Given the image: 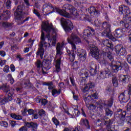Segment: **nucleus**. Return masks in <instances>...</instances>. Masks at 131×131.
Segmentation results:
<instances>
[{
	"instance_id": "obj_1",
	"label": "nucleus",
	"mask_w": 131,
	"mask_h": 131,
	"mask_svg": "<svg viewBox=\"0 0 131 131\" xmlns=\"http://www.w3.org/2000/svg\"><path fill=\"white\" fill-rule=\"evenodd\" d=\"M41 34L40 39L41 41L38 45V49L36 52L37 56H40V59H43V55H45V49L42 48L43 45L42 43L43 41H46V37L45 36V33L42 30L46 31L47 34L46 37H47L49 41H50L52 46H55L57 43V38H56V36H53L52 38H51V34L50 32L53 30L54 29L53 28V25H50L49 23V21H43L41 25Z\"/></svg>"
},
{
	"instance_id": "obj_2",
	"label": "nucleus",
	"mask_w": 131,
	"mask_h": 131,
	"mask_svg": "<svg viewBox=\"0 0 131 131\" xmlns=\"http://www.w3.org/2000/svg\"><path fill=\"white\" fill-rule=\"evenodd\" d=\"M119 13L123 15V20L120 21V26L122 28L128 29L131 26V16H128L130 14V10L129 8L124 5H121L119 7Z\"/></svg>"
},
{
	"instance_id": "obj_3",
	"label": "nucleus",
	"mask_w": 131,
	"mask_h": 131,
	"mask_svg": "<svg viewBox=\"0 0 131 131\" xmlns=\"http://www.w3.org/2000/svg\"><path fill=\"white\" fill-rule=\"evenodd\" d=\"M68 41L69 43H70L72 46V51L67 49V52L70 57V60L71 62H73L75 59V51H76V46L79 42H81L80 38L74 33H72L70 37L68 38Z\"/></svg>"
},
{
	"instance_id": "obj_4",
	"label": "nucleus",
	"mask_w": 131,
	"mask_h": 131,
	"mask_svg": "<svg viewBox=\"0 0 131 131\" xmlns=\"http://www.w3.org/2000/svg\"><path fill=\"white\" fill-rule=\"evenodd\" d=\"M113 97H111L109 100H100L97 102L98 107L101 110H105L106 116H112L113 112L110 110L108 107H112L113 105Z\"/></svg>"
},
{
	"instance_id": "obj_5",
	"label": "nucleus",
	"mask_w": 131,
	"mask_h": 131,
	"mask_svg": "<svg viewBox=\"0 0 131 131\" xmlns=\"http://www.w3.org/2000/svg\"><path fill=\"white\" fill-rule=\"evenodd\" d=\"M88 11L91 16H93V17H89L88 22H91V23L98 27L99 24H100V21H99L98 18H96L99 17L100 15H101L100 11L97 10L95 7H91L89 8Z\"/></svg>"
},
{
	"instance_id": "obj_6",
	"label": "nucleus",
	"mask_w": 131,
	"mask_h": 131,
	"mask_svg": "<svg viewBox=\"0 0 131 131\" xmlns=\"http://www.w3.org/2000/svg\"><path fill=\"white\" fill-rule=\"evenodd\" d=\"M63 55V48L61 46V43H57L56 46V58L57 60L55 61V68L57 73H59L61 71V60Z\"/></svg>"
},
{
	"instance_id": "obj_7",
	"label": "nucleus",
	"mask_w": 131,
	"mask_h": 131,
	"mask_svg": "<svg viewBox=\"0 0 131 131\" xmlns=\"http://www.w3.org/2000/svg\"><path fill=\"white\" fill-rule=\"evenodd\" d=\"M107 57L110 60L109 64L112 72H118L119 70L122 69L123 64L119 61L115 62L114 61V58L110 52L107 53Z\"/></svg>"
},
{
	"instance_id": "obj_8",
	"label": "nucleus",
	"mask_w": 131,
	"mask_h": 131,
	"mask_svg": "<svg viewBox=\"0 0 131 131\" xmlns=\"http://www.w3.org/2000/svg\"><path fill=\"white\" fill-rule=\"evenodd\" d=\"M62 10H61L62 12L61 14H59V15L63 16L64 17H66V18H69V17H70L69 13H70L72 16H73V15H76L77 12L75 8L70 4L64 5L62 7Z\"/></svg>"
},
{
	"instance_id": "obj_9",
	"label": "nucleus",
	"mask_w": 131,
	"mask_h": 131,
	"mask_svg": "<svg viewBox=\"0 0 131 131\" xmlns=\"http://www.w3.org/2000/svg\"><path fill=\"white\" fill-rule=\"evenodd\" d=\"M102 28L104 30V31L102 33L103 36L108 37L113 41L116 40V39L111 35V25L107 21L103 22L102 25Z\"/></svg>"
},
{
	"instance_id": "obj_10",
	"label": "nucleus",
	"mask_w": 131,
	"mask_h": 131,
	"mask_svg": "<svg viewBox=\"0 0 131 131\" xmlns=\"http://www.w3.org/2000/svg\"><path fill=\"white\" fill-rule=\"evenodd\" d=\"M52 10L53 12L62 14V11L59 8L54 7L51 3H46L43 6L42 12L45 15Z\"/></svg>"
},
{
	"instance_id": "obj_11",
	"label": "nucleus",
	"mask_w": 131,
	"mask_h": 131,
	"mask_svg": "<svg viewBox=\"0 0 131 131\" xmlns=\"http://www.w3.org/2000/svg\"><path fill=\"white\" fill-rule=\"evenodd\" d=\"M60 22L66 32H70L73 29V24L69 18H61Z\"/></svg>"
},
{
	"instance_id": "obj_12",
	"label": "nucleus",
	"mask_w": 131,
	"mask_h": 131,
	"mask_svg": "<svg viewBox=\"0 0 131 131\" xmlns=\"http://www.w3.org/2000/svg\"><path fill=\"white\" fill-rule=\"evenodd\" d=\"M117 113L119 114L120 117V120L118 122L120 124H123V123H124V121H125V119L127 124L131 123L130 116H127L125 118V115H126V112L125 111L122 112V110L120 109L117 111Z\"/></svg>"
},
{
	"instance_id": "obj_13",
	"label": "nucleus",
	"mask_w": 131,
	"mask_h": 131,
	"mask_svg": "<svg viewBox=\"0 0 131 131\" xmlns=\"http://www.w3.org/2000/svg\"><path fill=\"white\" fill-rule=\"evenodd\" d=\"M24 5H20L17 7L15 13H16V20L23 21V19L28 15V13H25L23 11Z\"/></svg>"
},
{
	"instance_id": "obj_14",
	"label": "nucleus",
	"mask_w": 131,
	"mask_h": 131,
	"mask_svg": "<svg viewBox=\"0 0 131 131\" xmlns=\"http://www.w3.org/2000/svg\"><path fill=\"white\" fill-rule=\"evenodd\" d=\"M90 54L93 58L98 60L100 58V50L99 48L95 45H90Z\"/></svg>"
},
{
	"instance_id": "obj_15",
	"label": "nucleus",
	"mask_w": 131,
	"mask_h": 131,
	"mask_svg": "<svg viewBox=\"0 0 131 131\" xmlns=\"http://www.w3.org/2000/svg\"><path fill=\"white\" fill-rule=\"evenodd\" d=\"M0 90H3L6 93L5 96L13 97L15 91L14 89H10L9 85H3L0 86Z\"/></svg>"
},
{
	"instance_id": "obj_16",
	"label": "nucleus",
	"mask_w": 131,
	"mask_h": 131,
	"mask_svg": "<svg viewBox=\"0 0 131 131\" xmlns=\"http://www.w3.org/2000/svg\"><path fill=\"white\" fill-rule=\"evenodd\" d=\"M42 64L43 68L41 69L42 73L45 75L47 73L45 71V70H46V71H48V70H50V69H51V66H52V63H51V60L47 59L43 60Z\"/></svg>"
},
{
	"instance_id": "obj_17",
	"label": "nucleus",
	"mask_w": 131,
	"mask_h": 131,
	"mask_svg": "<svg viewBox=\"0 0 131 131\" xmlns=\"http://www.w3.org/2000/svg\"><path fill=\"white\" fill-rule=\"evenodd\" d=\"M116 53L119 56H124L126 55V50L121 45H118L115 47Z\"/></svg>"
},
{
	"instance_id": "obj_18",
	"label": "nucleus",
	"mask_w": 131,
	"mask_h": 131,
	"mask_svg": "<svg viewBox=\"0 0 131 131\" xmlns=\"http://www.w3.org/2000/svg\"><path fill=\"white\" fill-rule=\"evenodd\" d=\"M129 95L127 91H124V92L122 93L119 96V101H120V102H123V103H126L127 102H128V100H129Z\"/></svg>"
},
{
	"instance_id": "obj_19",
	"label": "nucleus",
	"mask_w": 131,
	"mask_h": 131,
	"mask_svg": "<svg viewBox=\"0 0 131 131\" xmlns=\"http://www.w3.org/2000/svg\"><path fill=\"white\" fill-rule=\"evenodd\" d=\"M95 34V30L92 27H88V29H85L83 32V36L84 38L87 37H91Z\"/></svg>"
},
{
	"instance_id": "obj_20",
	"label": "nucleus",
	"mask_w": 131,
	"mask_h": 131,
	"mask_svg": "<svg viewBox=\"0 0 131 131\" xmlns=\"http://www.w3.org/2000/svg\"><path fill=\"white\" fill-rule=\"evenodd\" d=\"M75 54H77L79 59H81V61H85L86 59V51L83 49H78L77 52L75 51Z\"/></svg>"
},
{
	"instance_id": "obj_21",
	"label": "nucleus",
	"mask_w": 131,
	"mask_h": 131,
	"mask_svg": "<svg viewBox=\"0 0 131 131\" xmlns=\"http://www.w3.org/2000/svg\"><path fill=\"white\" fill-rule=\"evenodd\" d=\"M109 75H111V71L108 68H105L103 70L100 71V75L97 78L98 79H104L107 78V76H109Z\"/></svg>"
},
{
	"instance_id": "obj_22",
	"label": "nucleus",
	"mask_w": 131,
	"mask_h": 131,
	"mask_svg": "<svg viewBox=\"0 0 131 131\" xmlns=\"http://www.w3.org/2000/svg\"><path fill=\"white\" fill-rule=\"evenodd\" d=\"M92 100H93L92 96L88 95V97L84 98V101L85 102L86 106L89 110H91V109H95V108H96V106L95 105L90 104L91 101H92Z\"/></svg>"
},
{
	"instance_id": "obj_23",
	"label": "nucleus",
	"mask_w": 131,
	"mask_h": 131,
	"mask_svg": "<svg viewBox=\"0 0 131 131\" xmlns=\"http://www.w3.org/2000/svg\"><path fill=\"white\" fill-rule=\"evenodd\" d=\"M89 73L92 76H95L97 73V65L94 62H91L89 66Z\"/></svg>"
},
{
	"instance_id": "obj_24",
	"label": "nucleus",
	"mask_w": 131,
	"mask_h": 131,
	"mask_svg": "<svg viewBox=\"0 0 131 131\" xmlns=\"http://www.w3.org/2000/svg\"><path fill=\"white\" fill-rule=\"evenodd\" d=\"M26 126L28 128H31V131H37V127H38V124L36 122H26Z\"/></svg>"
},
{
	"instance_id": "obj_25",
	"label": "nucleus",
	"mask_w": 131,
	"mask_h": 131,
	"mask_svg": "<svg viewBox=\"0 0 131 131\" xmlns=\"http://www.w3.org/2000/svg\"><path fill=\"white\" fill-rule=\"evenodd\" d=\"M75 18H77L78 20H81V21H89L90 16L85 15V14H78L77 10L76 13V15H73Z\"/></svg>"
},
{
	"instance_id": "obj_26",
	"label": "nucleus",
	"mask_w": 131,
	"mask_h": 131,
	"mask_svg": "<svg viewBox=\"0 0 131 131\" xmlns=\"http://www.w3.org/2000/svg\"><path fill=\"white\" fill-rule=\"evenodd\" d=\"M80 76L81 78H82L80 81V84L81 85H84V84H85V80H86V79L89 77V73L84 71L80 73Z\"/></svg>"
},
{
	"instance_id": "obj_27",
	"label": "nucleus",
	"mask_w": 131,
	"mask_h": 131,
	"mask_svg": "<svg viewBox=\"0 0 131 131\" xmlns=\"http://www.w3.org/2000/svg\"><path fill=\"white\" fill-rule=\"evenodd\" d=\"M129 78H130V77L127 75H121L119 76L120 82H122V84L128 83L129 81Z\"/></svg>"
},
{
	"instance_id": "obj_28",
	"label": "nucleus",
	"mask_w": 131,
	"mask_h": 131,
	"mask_svg": "<svg viewBox=\"0 0 131 131\" xmlns=\"http://www.w3.org/2000/svg\"><path fill=\"white\" fill-rule=\"evenodd\" d=\"M79 124L82 126L84 125L85 128H87V129H91V125H90V122L86 119H81Z\"/></svg>"
},
{
	"instance_id": "obj_29",
	"label": "nucleus",
	"mask_w": 131,
	"mask_h": 131,
	"mask_svg": "<svg viewBox=\"0 0 131 131\" xmlns=\"http://www.w3.org/2000/svg\"><path fill=\"white\" fill-rule=\"evenodd\" d=\"M22 83H24V86L26 89H30L32 86V84L30 82V79L29 78H25L22 80Z\"/></svg>"
},
{
	"instance_id": "obj_30",
	"label": "nucleus",
	"mask_w": 131,
	"mask_h": 131,
	"mask_svg": "<svg viewBox=\"0 0 131 131\" xmlns=\"http://www.w3.org/2000/svg\"><path fill=\"white\" fill-rule=\"evenodd\" d=\"M95 88V83L93 82H89L87 84H86V86H85L83 90V93H88V91H90V89H94Z\"/></svg>"
},
{
	"instance_id": "obj_31",
	"label": "nucleus",
	"mask_w": 131,
	"mask_h": 131,
	"mask_svg": "<svg viewBox=\"0 0 131 131\" xmlns=\"http://www.w3.org/2000/svg\"><path fill=\"white\" fill-rule=\"evenodd\" d=\"M8 19H10V11L9 10L4 11L3 14L0 15L1 20L6 21V20H8Z\"/></svg>"
},
{
	"instance_id": "obj_32",
	"label": "nucleus",
	"mask_w": 131,
	"mask_h": 131,
	"mask_svg": "<svg viewBox=\"0 0 131 131\" xmlns=\"http://www.w3.org/2000/svg\"><path fill=\"white\" fill-rule=\"evenodd\" d=\"M12 100H13V97L5 95L4 98H0V104L5 105V104L8 103V102H10V101H12Z\"/></svg>"
},
{
	"instance_id": "obj_33",
	"label": "nucleus",
	"mask_w": 131,
	"mask_h": 131,
	"mask_svg": "<svg viewBox=\"0 0 131 131\" xmlns=\"http://www.w3.org/2000/svg\"><path fill=\"white\" fill-rule=\"evenodd\" d=\"M123 33V30L121 29L118 28L115 30L114 35L116 38H119V37L122 36Z\"/></svg>"
},
{
	"instance_id": "obj_34",
	"label": "nucleus",
	"mask_w": 131,
	"mask_h": 131,
	"mask_svg": "<svg viewBox=\"0 0 131 131\" xmlns=\"http://www.w3.org/2000/svg\"><path fill=\"white\" fill-rule=\"evenodd\" d=\"M104 45L105 46H106L107 48H110L112 51H113L114 50V47L113 46V44L112 43V42H111L110 40L108 39H106L103 41Z\"/></svg>"
},
{
	"instance_id": "obj_35",
	"label": "nucleus",
	"mask_w": 131,
	"mask_h": 131,
	"mask_svg": "<svg viewBox=\"0 0 131 131\" xmlns=\"http://www.w3.org/2000/svg\"><path fill=\"white\" fill-rule=\"evenodd\" d=\"M13 23H8L7 21H4L3 23L2 26L5 29L7 28H13Z\"/></svg>"
},
{
	"instance_id": "obj_36",
	"label": "nucleus",
	"mask_w": 131,
	"mask_h": 131,
	"mask_svg": "<svg viewBox=\"0 0 131 131\" xmlns=\"http://www.w3.org/2000/svg\"><path fill=\"white\" fill-rule=\"evenodd\" d=\"M104 124H107L106 125V128H108L107 131H113V130L111 129V125L112 124V123H111V120L110 119H107L106 121H104Z\"/></svg>"
},
{
	"instance_id": "obj_37",
	"label": "nucleus",
	"mask_w": 131,
	"mask_h": 131,
	"mask_svg": "<svg viewBox=\"0 0 131 131\" xmlns=\"http://www.w3.org/2000/svg\"><path fill=\"white\" fill-rule=\"evenodd\" d=\"M52 96H56V95L58 96L60 95V94H61V90L60 89H59V90H57L56 89H52Z\"/></svg>"
},
{
	"instance_id": "obj_38",
	"label": "nucleus",
	"mask_w": 131,
	"mask_h": 131,
	"mask_svg": "<svg viewBox=\"0 0 131 131\" xmlns=\"http://www.w3.org/2000/svg\"><path fill=\"white\" fill-rule=\"evenodd\" d=\"M10 116L12 118L16 119V120H21V119H22V116L17 115L15 114H11Z\"/></svg>"
},
{
	"instance_id": "obj_39",
	"label": "nucleus",
	"mask_w": 131,
	"mask_h": 131,
	"mask_svg": "<svg viewBox=\"0 0 131 131\" xmlns=\"http://www.w3.org/2000/svg\"><path fill=\"white\" fill-rule=\"evenodd\" d=\"M112 82L114 88H117V86H118V81L116 77L112 78Z\"/></svg>"
},
{
	"instance_id": "obj_40",
	"label": "nucleus",
	"mask_w": 131,
	"mask_h": 131,
	"mask_svg": "<svg viewBox=\"0 0 131 131\" xmlns=\"http://www.w3.org/2000/svg\"><path fill=\"white\" fill-rule=\"evenodd\" d=\"M73 115L75 117H77L79 116V114H80V113L79 112V111L78 110L75 108L72 112Z\"/></svg>"
},
{
	"instance_id": "obj_41",
	"label": "nucleus",
	"mask_w": 131,
	"mask_h": 131,
	"mask_svg": "<svg viewBox=\"0 0 131 131\" xmlns=\"http://www.w3.org/2000/svg\"><path fill=\"white\" fill-rule=\"evenodd\" d=\"M45 85H47L49 90H53L54 89V84L52 82H46Z\"/></svg>"
},
{
	"instance_id": "obj_42",
	"label": "nucleus",
	"mask_w": 131,
	"mask_h": 131,
	"mask_svg": "<svg viewBox=\"0 0 131 131\" xmlns=\"http://www.w3.org/2000/svg\"><path fill=\"white\" fill-rule=\"evenodd\" d=\"M35 65L37 68H40V67H42L43 66V64L41 63V61H40L39 59H37V61H36Z\"/></svg>"
},
{
	"instance_id": "obj_43",
	"label": "nucleus",
	"mask_w": 131,
	"mask_h": 131,
	"mask_svg": "<svg viewBox=\"0 0 131 131\" xmlns=\"http://www.w3.org/2000/svg\"><path fill=\"white\" fill-rule=\"evenodd\" d=\"M70 80L72 85L73 86H76V83H75V80H74V77L73 76L70 77Z\"/></svg>"
},
{
	"instance_id": "obj_44",
	"label": "nucleus",
	"mask_w": 131,
	"mask_h": 131,
	"mask_svg": "<svg viewBox=\"0 0 131 131\" xmlns=\"http://www.w3.org/2000/svg\"><path fill=\"white\" fill-rule=\"evenodd\" d=\"M0 125L4 126V127H8L9 126V123L7 121H0Z\"/></svg>"
},
{
	"instance_id": "obj_45",
	"label": "nucleus",
	"mask_w": 131,
	"mask_h": 131,
	"mask_svg": "<svg viewBox=\"0 0 131 131\" xmlns=\"http://www.w3.org/2000/svg\"><path fill=\"white\" fill-rule=\"evenodd\" d=\"M52 121L55 124L56 126H58L60 124V122L55 117H53L52 119Z\"/></svg>"
},
{
	"instance_id": "obj_46",
	"label": "nucleus",
	"mask_w": 131,
	"mask_h": 131,
	"mask_svg": "<svg viewBox=\"0 0 131 131\" xmlns=\"http://www.w3.org/2000/svg\"><path fill=\"white\" fill-rule=\"evenodd\" d=\"M12 7V1L11 0H7L6 2V8L7 9H11Z\"/></svg>"
},
{
	"instance_id": "obj_47",
	"label": "nucleus",
	"mask_w": 131,
	"mask_h": 131,
	"mask_svg": "<svg viewBox=\"0 0 131 131\" xmlns=\"http://www.w3.org/2000/svg\"><path fill=\"white\" fill-rule=\"evenodd\" d=\"M39 103H41V105L43 106H46L48 104V100L46 99H43L42 100H39Z\"/></svg>"
},
{
	"instance_id": "obj_48",
	"label": "nucleus",
	"mask_w": 131,
	"mask_h": 131,
	"mask_svg": "<svg viewBox=\"0 0 131 131\" xmlns=\"http://www.w3.org/2000/svg\"><path fill=\"white\" fill-rule=\"evenodd\" d=\"M3 71L6 73H8L9 71H10V67L8 65L5 66L3 68Z\"/></svg>"
},
{
	"instance_id": "obj_49",
	"label": "nucleus",
	"mask_w": 131,
	"mask_h": 131,
	"mask_svg": "<svg viewBox=\"0 0 131 131\" xmlns=\"http://www.w3.org/2000/svg\"><path fill=\"white\" fill-rule=\"evenodd\" d=\"M38 114L39 116H43V115H46V111L43 109H41L39 111Z\"/></svg>"
},
{
	"instance_id": "obj_50",
	"label": "nucleus",
	"mask_w": 131,
	"mask_h": 131,
	"mask_svg": "<svg viewBox=\"0 0 131 131\" xmlns=\"http://www.w3.org/2000/svg\"><path fill=\"white\" fill-rule=\"evenodd\" d=\"M18 131H28V128H27V126H26V125H25V126H22L20 127Z\"/></svg>"
},
{
	"instance_id": "obj_51",
	"label": "nucleus",
	"mask_w": 131,
	"mask_h": 131,
	"mask_svg": "<svg viewBox=\"0 0 131 131\" xmlns=\"http://www.w3.org/2000/svg\"><path fill=\"white\" fill-rule=\"evenodd\" d=\"M34 41H35V39H32L31 38H30L28 41V42H29L30 43H31L30 45V47H32L33 46V44L34 43Z\"/></svg>"
},
{
	"instance_id": "obj_52",
	"label": "nucleus",
	"mask_w": 131,
	"mask_h": 131,
	"mask_svg": "<svg viewBox=\"0 0 131 131\" xmlns=\"http://www.w3.org/2000/svg\"><path fill=\"white\" fill-rule=\"evenodd\" d=\"M126 59L128 63H129V64H131V54L127 55Z\"/></svg>"
},
{
	"instance_id": "obj_53",
	"label": "nucleus",
	"mask_w": 131,
	"mask_h": 131,
	"mask_svg": "<svg viewBox=\"0 0 131 131\" xmlns=\"http://www.w3.org/2000/svg\"><path fill=\"white\" fill-rule=\"evenodd\" d=\"M92 97V98L93 99H98V93L97 92H95L92 95H91Z\"/></svg>"
},
{
	"instance_id": "obj_54",
	"label": "nucleus",
	"mask_w": 131,
	"mask_h": 131,
	"mask_svg": "<svg viewBox=\"0 0 131 131\" xmlns=\"http://www.w3.org/2000/svg\"><path fill=\"white\" fill-rule=\"evenodd\" d=\"M6 62H7V60H2L0 59V66H2V67H3V66H4V65L6 64Z\"/></svg>"
},
{
	"instance_id": "obj_55",
	"label": "nucleus",
	"mask_w": 131,
	"mask_h": 131,
	"mask_svg": "<svg viewBox=\"0 0 131 131\" xmlns=\"http://www.w3.org/2000/svg\"><path fill=\"white\" fill-rule=\"evenodd\" d=\"M33 13H34V14H35V15L37 16V17H38V18H40V14H39V12L38 11H37V10L34 9L33 11Z\"/></svg>"
},
{
	"instance_id": "obj_56",
	"label": "nucleus",
	"mask_w": 131,
	"mask_h": 131,
	"mask_svg": "<svg viewBox=\"0 0 131 131\" xmlns=\"http://www.w3.org/2000/svg\"><path fill=\"white\" fill-rule=\"evenodd\" d=\"M59 87L60 88V89H64L66 86H65V84L64 83V82H62L59 83Z\"/></svg>"
},
{
	"instance_id": "obj_57",
	"label": "nucleus",
	"mask_w": 131,
	"mask_h": 131,
	"mask_svg": "<svg viewBox=\"0 0 131 131\" xmlns=\"http://www.w3.org/2000/svg\"><path fill=\"white\" fill-rule=\"evenodd\" d=\"M28 112L29 115H33V114H34V111H33L32 109L28 110Z\"/></svg>"
},
{
	"instance_id": "obj_58",
	"label": "nucleus",
	"mask_w": 131,
	"mask_h": 131,
	"mask_svg": "<svg viewBox=\"0 0 131 131\" xmlns=\"http://www.w3.org/2000/svg\"><path fill=\"white\" fill-rule=\"evenodd\" d=\"M21 112L22 115H23L24 116H25V115H26V113L28 112V110H27V109L26 108H25L23 111H21Z\"/></svg>"
},
{
	"instance_id": "obj_59",
	"label": "nucleus",
	"mask_w": 131,
	"mask_h": 131,
	"mask_svg": "<svg viewBox=\"0 0 131 131\" xmlns=\"http://www.w3.org/2000/svg\"><path fill=\"white\" fill-rule=\"evenodd\" d=\"M10 69L12 72H14L16 70V68H15V66H14V64H11L10 66Z\"/></svg>"
},
{
	"instance_id": "obj_60",
	"label": "nucleus",
	"mask_w": 131,
	"mask_h": 131,
	"mask_svg": "<svg viewBox=\"0 0 131 131\" xmlns=\"http://www.w3.org/2000/svg\"><path fill=\"white\" fill-rule=\"evenodd\" d=\"M0 56H2V57H5V56H6V52H5L4 51H1Z\"/></svg>"
},
{
	"instance_id": "obj_61",
	"label": "nucleus",
	"mask_w": 131,
	"mask_h": 131,
	"mask_svg": "<svg viewBox=\"0 0 131 131\" xmlns=\"http://www.w3.org/2000/svg\"><path fill=\"white\" fill-rule=\"evenodd\" d=\"M25 4H26L27 7H29L30 4H29V0H24Z\"/></svg>"
},
{
	"instance_id": "obj_62",
	"label": "nucleus",
	"mask_w": 131,
	"mask_h": 131,
	"mask_svg": "<svg viewBox=\"0 0 131 131\" xmlns=\"http://www.w3.org/2000/svg\"><path fill=\"white\" fill-rule=\"evenodd\" d=\"M13 77L12 76V74H8L7 75V80L8 81H9V80H10V79H11V78H12Z\"/></svg>"
},
{
	"instance_id": "obj_63",
	"label": "nucleus",
	"mask_w": 131,
	"mask_h": 131,
	"mask_svg": "<svg viewBox=\"0 0 131 131\" xmlns=\"http://www.w3.org/2000/svg\"><path fill=\"white\" fill-rule=\"evenodd\" d=\"M77 64H78V62H75L73 64V66L74 68H77L78 67V66H77Z\"/></svg>"
},
{
	"instance_id": "obj_64",
	"label": "nucleus",
	"mask_w": 131,
	"mask_h": 131,
	"mask_svg": "<svg viewBox=\"0 0 131 131\" xmlns=\"http://www.w3.org/2000/svg\"><path fill=\"white\" fill-rule=\"evenodd\" d=\"M125 1L127 5H128L129 6L131 5V0H125Z\"/></svg>"
}]
</instances>
